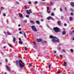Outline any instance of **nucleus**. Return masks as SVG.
<instances>
[{"instance_id":"f257e3e1","label":"nucleus","mask_w":74,"mask_h":74,"mask_svg":"<svg viewBox=\"0 0 74 74\" xmlns=\"http://www.w3.org/2000/svg\"><path fill=\"white\" fill-rule=\"evenodd\" d=\"M18 64H19L20 67L21 68H23L25 66V65L24 63L21 60H19L18 61V60H16V64L17 66L18 65Z\"/></svg>"},{"instance_id":"f03ea898","label":"nucleus","mask_w":74,"mask_h":74,"mask_svg":"<svg viewBox=\"0 0 74 74\" xmlns=\"http://www.w3.org/2000/svg\"><path fill=\"white\" fill-rule=\"evenodd\" d=\"M53 29L56 33H57V32H60V29L58 27H55Z\"/></svg>"},{"instance_id":"7ed1b4c3","label":"nucleus","mask_w":74,"mask_h":74,"mask_svg":"<svg viewBox=\"0 0 74 74\" xmlns=\"http://www.w3.org/2000/svg\"><path fill=\"white\" fill-rule=\"evenodd\" d=\"M52 42H59V39L58 38L56 39H52Z\"/></svg>"},{"instance_id":"20e7f679","label":"nucleus","mask_w":74,"mask_h":74,"mask_svg":"<svg viewBox=\"0 0 74 74\" xmlns=\"http://www.w3.org/2000/svg\"><path fill=\"white\" fill-rule=\"evenodd\" d=\"M31 27H32L33 30L34 31V32H36L37 31V29H36V28L35 26L32 25L31 26Z\"/></svg>"},{"instance_id":"39448f33","label":"nucleus","mask_w":74,"mask_h":74,"mask_svg":"<svg viewBox=\"0 0 74 74\" xmlns=\"http://www.w3.org/2000/svg\"><path fill=\"white\" fill-rule=\"evenodd\" d=\"M32 10H31V9H30L29 10H29H26L27 11V14H28V15H30V13H32Z\"/></svg>"},{"instance_id":"423d86ee","label":"nucleus","mask_w":74,"mask_h":74,"mask_svg":"<svg viewBox=\"0 0 74 74\" xmlns=\"http://www.w3.org/2000/svg\"><path fill=\"white\" fill-rule=\"evenodd\" d=\"M49 38H53V39H56L57 38L56 37L53 36L51 35H50Z\"/></svg>"},{"instance_id":"0eeeda50","label":"nucleus","mask_w":74,"mask_h":74,"mask_svg":"<svg viewBox=\"0 0 74 74\" xmlns=\"http://www.w3.org/2000/svg\"><path fill=\"white\" fill-rule=\"evenodd\" d=\"M18 15L21 18H23V16L22 15V14L21 13H18Z\"/></svg>"},{"instance_id":"6e6552de","label":"nucleus","mask_w":74,"mask_h":74,"mask_svg":"<svg viewBox=\"0 0 74 74\" xmlns=\"http://www.w3.org/2000/svg\"><path fill=\"white\" fill-rule=\"evenodd\" d=\"M57 24H58V25L60 26H61L62 23H61V22H60V21H58L57 22Z\"/></svg>"},{"instance_id":"1a4fd4ad","label":"nucleus","mask_w":74,"mask_h":74,"mask_svg":"<svg viewBox=\"0 0 74 74\" xmlns=\"http://www.w3.org/2000/svg\"><path fill=\"white\" fill-rule=\"evenodd\" d=\"M6 68L7 69H8V70L9 71H10V67H9V66L8 65H6Z\"/></svg>"},{"instance_id":"9d476101","label":"nucleus","mask_w":74,"mask_h":74,"mask_svg":"<svg viewBox=\"0 0 74 74\" xmlns=\"http://www.w3.org/2000/svg\"><path fill=\"white\" fill-rule=\"evenodd\" d=\"M16 41V38H15V37H13V42H14V43H15V42Z\"/></svg>"},{"instance_id":"9b49d317","label":"nucleus","mask_w":74,"mask_h":74,"mask_svg":"<svg viewBox=\"0 0 74 74\" xmlns=\"http://www.w3.org/2000/svg\"><path fill=\"white\" fill-rule=\"evenodd\" d=\"M42 40V39H37V41L38 42H41Z\"/></svg>"},{"instance_id":"f8f14e48","label":"nucleus","mask_w":74,"mask_h":74,"mask_svg":"<svg viewBox=\"0 0 74 74\" xmlns=\"http://www.w3.org/2000/svg\"><path fill=\"white\" fill-rule=\"evenodd\" d=\"M19 44L22 45V44H23V42L21 41H19Z\"/></svg>"},{"instance_id":"ddd939ff","label":"nucleus","mask_w":74,"mask_h":74,"mask_svg":"<svg viewBox=\"0 0 74 74\" xmlns=\"http://www.w3.org/2000/svg\"><path fill=\"white\" fill-rule=\"evenodd\" d=\"M71 4L72 7H74V3L73 2H71Z\"/></svg>"},{"instance_id":"4468645a","label":"nucleus","mask_w":74,"mask_h":74,"mask_svg":"<svg viewBox=\"0 0 74 74\" xmlns=\"http://www.w3.org/2000/svg\"><path fill=\"white\" fill-rule=\"evenodd\" d=\"M64 66L65 67H66V66H67V62H64Z\"/></svg>"},{"instance_id":"2eb2a0df","label":"nucleus","mask_w":74,"mask_h":74,"mask_svg":"<svg viewBox=\"0 0 74 74\" xmlns=\"http://www.w3.org/2000/svg\"><path fill=\"white\" fill-rule=\"evenodd\" d=\"M66 33V31H64L62 32V34H63V35H65Z\"/></svg>"},{"instance_id":"dca6fc26","label":"nucleus","mask_w":74,"mask_h":74,"mask_svg":"<svg viewBox=\"0 0 74 74\" xmlns=\"http://www.w3.org/2000/svg\"><path fill=\"white\" fill-rule=\"evenodd\" d=\"M69 20L70 21H71L73 20V18L71 17H70L69 18Z\"/></svg>"},{"instance_id":"f3484780","label":"nucleus","mask_w":74,"mask_h":74,"mask_svg":"<svg viewBox=\"0 0 74 74\" xmlns=\"http://www.w3.org/2000/svg\"><path fill=\"white\" fill-rule=\"evenodd\" d=\"M36 23L37 24H38V25H39L40 24V22L38 21H36Z\"/></svg>"},{"instance_id":"a211bd4d","label":"nucleus","mask_w":74,"mask_h":74,"mask_svg":"<svg viewBox=\"0 0 74 74\" xmlns=\"http://www.w3.org/2000/svg\"><path fill=\"white\" fill-rule=\"evenodd\" d=\"M24 8H25V9H27V5H25L24 7Z\"/></svg>"},{"instance_id":"6ab92c4d","label":"nucleus","mask_w":74,"mask_h":74,"mask_svg":"<svg viewBox=\"0 0 74 74\" xmlns=\"http://www.w3.org/2000/svg\"><path fill=\"white\" fill-rule=\"evenodd\" d=\"M7 33L8 35H11V33L8 31H7Z\"/></svg>"},{"instance_id":"aec40b11","label":"nucleus","mask_w":74,"mask_h":74,"mask_svg":"<svg viewBox=\"0 0 74 74\" xmlns=\"http://www.w3.org/2000/svg\"><path fill=\"white\" fill-rule=\"evenodd\" d=\"M30 22L31 23H33V24L34 23V22L33 21H30Z\"/></svg>"},{"instance_id":"412c9836","label":"nucleus","mask_w":74,"mask_h":74,"mask_svg":"<svg viewBox=\"0 0 74 74\" xmlns=\"http://www.w3.org/2000/svg\"><path fill=\"white\" fill-rule=\"evenodd\" d=\"M47 19L48 20H49L51 19V17H48L47 18Z\"/></svg>"},{"instance_id":"4be33fe9","label":"nucleus","mask_w":74,"mask_h":74,"mask_svg":"<svg viewBox=\"0 0 74 74\" xmlns=\"http://www.w3.org/2000/svg\"><path fill=\"white\" fill-rule=\"evenodd\" d=\"M53 4V2L52 1H51V2L50 3V6H51V5H52V4Z\"/></svg>"},{"instance_id":"5701e85b","label":"nucleus","mask_w":74,"mask_h":74,"mask_svg":"<svg viewBox=\"0 0 74 74\" xmlns=\"http://www.w3.org/2000/svg\"><path fill=\"white\" fill-rule=\"evenodd\" d=\"M51 65L50 64H49V69H51Z\"/></svg>"},{"instance_id":"b1692460","label":"nucleus","mask_w":74,"mask_h":74,"mask_svg":"<svg viewBox=\"0 0 74 74\" xmlns=\"http://www.w3.org/2000/svg\"><path fill=\"white\" fill-rule=\"evenodd\" d=\"M24 37H25L26 38H27V37L26 36V34H25V33L24 32Z\"/></svg>"},{"instance_id":"393cba45","label":"nucleus","mask_w":74,"mask_h":74,"mask_svg":"<svg viewBox=\"0 0 74 74\" xmlns=\"http://www.w3.org/2000/svg\"><path fill=\"white\" fill-rule=\"evenodd\" d=\"M45 2H42L41 3V4H42V5H45Z\"/></svg>"},{"instance_id":"a878e982","label":"nucleus","mask_w":74,"mask_h":74,"mask_svg":"<svg viewBox=\"0 0 74 74\" xmlns=\"http://www.w3.org/2000/svg\"><path fill=\"white\" fill-rule=\"evenodd\" d=\"M51 15H52V16H55V14H54V13H53V12L51 13Z\"/></svg>"},{"instance_id":"bb28decb","label":"nucleus","mask_w":74,"mask_h":74,"mask_svg":"<svg viewBox=\"0 0 74 74\" xmlns=\"http://www.w3.org/2000/svg\"><path fill=\"white\" fill-rule=\"evenodd\" d=\"M62 51L63 52H64V53H66V51L65 50L62 49Z\"/></svg>"},{"instance_id":"cd10ccee","label":"nucleus","mask_w":74,"mask_h":74,"mask_svg":"<svg viewBox=\"0 0 74 74\" xmlns=\"http://www.w3.org/2000/svg\"><path fill=\"white\" fill-rule=\"evenodd\" d=\"M49 7H47V11H49Z\"/></svg>"},{"instance_id":"c85d7f7f","label":"nucleus","mask_w":74,"mask_h":74,"mask_svg":"<svg viewBox=\"0 0 74 74\" xmlns=\"http://www.w3.org/2000/svg\"><path fill=\"white\" fill-rule=\"evenodd\" d=\"M70 51L71 52H74V50H73L72 49H71Z\"/></svg>"},{"instance_id":"c756f323","label":"nucleus","mask_w":74,"mask_h":74,"mask_svg":"<svg viewBox=\"0 0 74 74\" xmlns=\"http://www.w3.org/2000/svg\"><path fill=\"white\" fill-rule=\"evenodd\" d=\"M8 44V45H9V46H10V47H11V48H13V47H12V46H11V45L9 44Z\"/></svg>"},{"instance_id":"7c9ffc66","label":"nucleus","mask_w":74,"mask_h":74,"mask_svg":"<svg viewBox=\"0 0 74 74\" xmlns=\"http://www.w3.org/2000/svg\"><path fill=\"white\" fill-rule=\"evenodd\" d=\"M25 51H27V48L25 47Z\"/></svg>"},{"instance_id":"2f4dec72","label":"nucleus","mask_w":74,"mask_h":74,"mask_svg":"<svg viewBox=\"0 0 74 74\" xmlns=\"http://www.w3.org/2000/svg\"><path fill=\"white\" fill-rule=\"evenodd\" d=\"M43 43H47V41H43Z\"/></svg>"},{"instance_id":"473e14b6","label":"nucleus","mask_w":74,"mask_h":74,"mask_svg":"<svg viewBox=\"0 0 74 74\" xmlns=\"http://www.w3.org/2000/svg\"><path fill=\"white\" fill-rule=\"evenodd\" d=\"M71 11L72 12H74V10H73V9L71 8Z\"/></svg>"},{"instance_id":"72a5a7b5","label":"nucleus","mask_w":74,"mask_h":74,"mask_svg":"<svg viewBox=\"0 0 74 74\" xmlns=\"http://www.w3.org/2000/svg\"><path fill=\"white\" fill-rule=\"evenodd\" d=\"M28 3L29 4H32V2H31V1H29V2H28Z\"/></svg>"},{"instance_id":"f704fd0d","label":"nucleus","mask_w":74,"mask_h":74,"mask_svg":"<svg viewBox=\"0 0 74 74\" xmlns=\"http://www.w3.org/2000/svg\"><path fill=\"white\" fill-rule=\"evenodd\" d=\"M37 3H38V2H37V1H35V4H37Z\"/></svg>"},{"instance_id":"c9c22d12","label":"nucleus","mask_w":74,"mask_h":74,"mask_svg":"<svg viewBox=\"0 0 74 74\" xmlns=\"http://www.w3.org/2000/svg\"><path fill=\"white\" fill-rule=\"evenodd\" d=\"M71 15L73 16L74 15V13H73V12H71Z\"/></svg>"},{"instance_id":"e433bc0d","label":"nucleus","mask_w":74,"mask_h":74,"mask_svg":"<svg viewBox=\"0 0 74 74\" xmlns=\"http://www.w3.org/2000/svg\"><path fill=\"white\" fill-rule=\"evenodd\" d=\"M26 17H27V18H29V15H26Z\"/></svg>"},{"instance_id":"4c0bfd02","label":"nucleus","mask_w":74,"mask_h":74,"mask_svg":"<svg viewBox=\"0 0 74 74\" xmlns=\"http://www.w3.org/2000/svg\"><path fill=\"white\" fill-rule=\"evenodd\" d=\"M24 23H27V21H26V20H24Z\"/></svg>"},{"instance_id":"58836bf2","label":"nucleus","mask_w":74,"mask_h":74,"mask_svg":"<svg viewBox=\"0 0 74 74\" xmlns=\"http://www.w3.org/2000/svg\"><path fill=\"white\" fill-rule=\"evenodd\" d=\"M70 34H71V35H72V34H73V32H70Z\"/></svg>"},{"instance_id":"ea45409f","label":"nucleus","mask_w":74,"mask_h":74,"mask_svg":"<svg viewBox=\"0 0 74 74\" xmlns=\"http://www.w3.org/2000/svg\"><path fill=\"white\" fill-rule=\"evenodd\" d=\"M65 10H66V11H67V8H66V7H65Z\"/></svg>"},{"instance_id":"a19ab883","label":"nucleus","mask_w":74,"mask_h":74,"mask_svg":"<svg viewBox=\"0 0 74 74\" xmlns=\"http://www.w3.org/2000/svg\"><path fill=\"white\" fill-rule=\"evenodd\" d=\"M2 9H3V10H4V8L3 7H1V11H2Z\"/></svg>"},{"instance_id":"79ce46f5","label":"nucleus","mask_w":74,"mask_h":74,"mask_svg":"<svg viewBox=\"0 0 74 74\" xmlns=\"http://www.w3.org/2000/svg\"><path fill=\"white\" fill-rule=\"evenodd\" d=\"M33 44L34 45H36V42H33Z\"/></svg>"},{"instance_id":"37998d69","label":"nucleus","mask_w":74,"mask_h":74,"mask_svg":"<svg viewBox=\"0 0 74 74\" xmlns=\"http://www.w3.org/2000/svg\"><path fill=\"white\" fill-rule=\"evenodd\" d=\"M50 19H52V20H53V18H52L51 17H50Z\"/></svg>"},{"instance_id":"c03bdc74","label":"nucleus","mask_w":74,"mask_h":74,"mask_svg":"<svg viewBox=\"0 0 74 74\" xmlns=\"http://www.w3.org/2000/svg\"><path fill=\"white\" fill-rule=\"evenodd\" d=\"M60 57L61 58H62L63 57V56H62V55H60Z\"/></svg>"},{"instance_id":"a18cd8bd","label":"nucleus","mask_w":74,"mask_h":74,"mask_svg":"<svg viewBox=\"0 0 74 74\" xmlns=\"http://www.w3.org/2000/svg\"><path fill=\"white\" fill-rule=\"evenodd\" d=\"M61 73V72H60V71H58V74H60V73Z\"/></svg>"},{"instance_id":"49530a36","label":"nucleus","mask_w":74,"mask_h":74,"mask_svg":"<svg viewBox=\"0 0 74 74\" xmlns=\"http://www.w3.org/2000/svg\"><path fill=\"white\" fill-rule=\"evenodd\" d=\"M35 48H37V45H35L34 47Z\"/></svg>"},{"instance_id":"de8ad7c7","label":"nucleus","mask_w":74,"mask_h":74,"mask_svg":"<svg viewBox=\"0 0 74 74\" xmlns=\"http://www.w3.org/2000/svg\"><path fill=\"white\" fill-rule=\"evenodd\" d=\"M41 22H42V21H44V19H41Z\"/></svg>"},{"instance_id":"09e8293b","label":"nucleus","mask_w":74,"mask_h":74,"mask_svg":"<svg viewBox=\"0 0 74 74\" xmlns=\"http://www.w3.org/2000/svg\"><path fill=\"white\" fill-rule=\"evenodd\" d=\"M47 12H48L49 13L51 12L50 11H47Z\"/></svg>"},{"instance_id":"8fccbe9b","label":"nucleus","mask_w":74,"mask_h":74,"mask_svg":"<svg viewBox=\"0 0 74 74\" xmlns=\"http://www.w3.org/2000/svg\"><path fill=\"white\" fill-rule=\"evenodd\" d=\"M3 16H6V14H5L4 13V14H3Z\"/></svg>"},{"instance_id":"3c124183","label":"nucleus","mask_w":74,"mask_h":74,"mask_svg":"<svg viewBox=\"0 0 74 74\" xmlns=\"http://www.w3.org/2000/svg\"><path fill=\"white\" fill-rule=\"evenodd\" d=\"M16 3L18 4H19V3L18 2H16Z\"/></svg>"},{"instance_id":"603ef678","label":"nucleus","mask_w":74,"mask_h":74,"mask_svg":"<svg viewBox=\"0 0 74 74\" xmlns=\"http://www.w3.org/2000/svg\"><path fill=\"white\" fill-rule=\"evenodd\" d=\"M64 26H67V24H64Z\"/></svg>"},{"instance_id":"864d4df0","label":"nucleus","mask_w":74,"mask_h":74,"mask_svg":"<svg viewBox=\"0 0 74 74\" xmlns=\"http://www.w3.org/2000/svg\"><path fill=\"white\" fill-rule=\"evenodd\" d=\"M18 30H19L21 31V30H22V29H21V28H19Z\"/></svg>"},{"instance_id":"5fc2aeb1","label":"nucleus","mask_w":74,"mask_h":74,"mask_svg":"<svg viewBox=\"0 0 74 74\" xmlns=\"http://www.w3.org/2000/svg\"><path fill=\"white\" fill-rule=\"evenodd\" d=\"M19 33H20V34H22V32H19Z\"/></svg>"},{"instance_id":"6e6d98bb","label":"nucleus","mask_w":74,"mask_h":74,"mask_svg":"<svg viewBox=\"0 0 74 74\" xmlns=\"http://www.w3.org/2000/svg\"><path fill=\"white\" fill-rule=\"evenodd\" d=\"M63 18H64V17H63V16H62L61 18L62 19H63Z\"/></svg>"},{"instance_id":"4d7b16f0","label":"nucleus","mask_w":74,"mask_h":74,"mask_svg":"<svg viewBox=\"0 0 74 74\" xmlns=\"http://www.w3.org/2000/svg\"><path fill=\"white\" fill-rule=\"evenodd\" d=\"M60 11H62V8H60Z\"/></svg>"},{"instance_id":"13d9d810","label":"nucleus","mask_w":74,"mask_h":74,"mask_svg":"<svg viewBox=\"0 0 74 74\" xmlns=\"http://www.w3.org/2000/svg\"><path fill=\"white\" fill-rule=\"evenodd\" d=\"M7 60H8L7 59H6L5 61H6V62H8Z\"/></svg>"},{"instance_id":"bf43d9fd","label":"nucleus","mask_w":74,"mask_h":74,"mask_svg":"<svg viewBox=\"0 0 74 74\" xmlns=\"http://www.w3.org/2000/svg\"><path fill=\"white\" fill-rule=\"evenodd\" d=\"M30 67H32V65L30 64Z\"/></svg>"},{"instance_id":"052dcab7","label":"nucleus","mask_w":74,"mask_h":74,"mask_svg":"<svg viewBox=\"0 0 74 74\" xmlns=\"http://www.w3.org/2000/svg\"><path fill=\"white\" fill-rule=\"evenodd\" d=\"M4 43H5L6 44V43L5 42H3L2 44H4Z\"/></svg>"},{"instance_id":"680f3d73","label":"nucleus","mask_w":74,"mask_h":74,"mask_svg":"<svg viewBox=\"0 0 74 74\" xmlns=\"http://www.w3.org/2000/svg\"><path fill=\"white\" fill-rule=\"evenodd\" d=\"M19 41H21V39L20 38H19Z\"/></svg>"},{"instance_id":"e2e57ef3","label":"nucleus","mask_w":74,"mask_h":74,"mask_svg":"<svg viewBox=\"0 0 74 74\" xmlns=\"http://www.w3.org/2000/svg\"><path fill=\"white\" fill-rule=\"evenodd\" d=\"M3 32L5 34H6V33L5 31H4Z\"/></svg>"},{"instance_id":"0e129e2a","label":"nucleus","mask_w":74,"mask_h":74,"mask_svg":"<svg viewBox=\"0 0 74 74\" xmlns=\"http://www.w3.org/2000/svg\"><path fill=\"white\" fill-rule=\"evenodd\" d=\"M54 53H56V51H55L54 52Z\"/></svg>"},{"instance_id":"69168bd1","label":"nucleus","mask_w":74,"mask_h":74,"mask_svg":"<svg viewBox=\"0 0 74 74\" xmlns=\"http://www.w3.org/2000/svg\"><path fill=\"white\" fill-rule=\"evenodd\" d=\"M6 48V47H5V46H4V47H3V48L5 49V48Z\"/></svg>"},{"instance_id":"338daca9","label":"nucleus","mask_w":74,"mask_h":74,"mask_svg":"<svg viewBox=\"0 0 74 74\" xmlns=\"http://www.w3.org/2000/svg\"><path fill=\"white\" fill-rule=\"evenodd\" d=\"M18 26L19 27H20V26H21V25H18Z\"/></svg>"},{"instance_id":"774afa93","label":"nucleus","mask_w":74,"mask_h":74,"mask_svg":"<svg viewBox=\"0 0 74 74\" xmlns=\"http://www.w3.org/2000/svg\"><path fill=\"white\" fill-rule=\"evenodd\" d=\"M4 74H7V73L6 72H5L4 73Z\"/></svg>"}]
</instances>
